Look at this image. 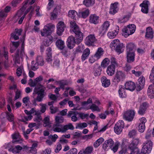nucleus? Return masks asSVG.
I'll list each match as a JSON object with an SVG mask.
<instances>
[{
  "instance_id": "obj_1",
  "label": "nucleus",
  "mask_w": 154,
  "mask_h": 154,
  "mask_svg": "<svg viewBox=\"0 0 154 154\" xmlns=\"http://www.w3.org/2000/svg\"><path fill=\"white\" fill-rule=\"evenodd\" d=\"M45 88L42 85L40 84L35 87L34 89L33 95L37 94L36 100L38 102H41L45 96Z\"/></svg>"
},
{
  "instance_id": "obj_2",
  "label": "nucleus",
  "mask_w": 154,
  "mask_h": 154,
  "mask_svg": "<svg viewBox=\"0 0 154 154\" xmlns=\"http://www.w3.org/2000/svg\"><path fill=\"white\" fill-rule=\"evenodd\" d=\"M110 47L112 49L114 50L119 54L123 51L125 48L123 44L118 39L112 41L110 45Z\"/></svg>"
},
{
  "instance_id": "obj_3",
  "label": "nucleus",
  "mask_w": 154,
  "mask_h": 154,
  "mask_svg": "<svg viewBox=\"0 0 154 154\" xmlns=\"http://www.w3.org/2000/svg\"><path fill=\"white\" fill-rule=\"evenodd\" d=\"M70 26L72 31L75 33L77 39L82 41L83 39V33L75 21H71L70 23Z\"/></svg>"
},
{
  "instance_id": "obj_4",
  "label": "nucleus",
  "mask_w": 154,
  "mask_h": 154,
  "mask_svg": "<svg viewBox=\"0 0 154 154\" xmlns=\"http://www.w3.org/2000/svg\"><path fill=\"white\" fill-rule=\"evenodd\" d=\"M136 26L134 24L128 25L122 29V35L125 38H127L129 35L133 34L134 32Z\"/></svg>"
},
{
  "instance_id": "obj_5",
  "label": "nucleus",
  "mask_w": 154,
  "mask_h": 154,
  "mask_svg": "<svg viewBox=\"0 0 154 154\" xmlns=\"http://www.w3.org/2000/svg\"><path fill=\"white\" fill-rule=\"evenodd\" d=\"M143 144L141 150V152L144 154L149 153L152 148V142L151 140H147Z\"/></svg>"
},
{
  "instance_id": "obj_6",
  "label": "nucleus",
  "mask_w": 154,
  "mask_h": 154,
  "mask_svg": "<svg viewBox=\"0 0 154 154\" xmlns=\"http://www.w3.org/2000/svg\"><path fill=\"white\" fill-rule=\"evenodd\" d=\"M82 41H80V39H75L74 37L72 36H69L68 38L67 41V46L70 49L72 48L75 44H79Z\"/></svg>"
},
{
  "instance_id": "obj_7",
  "label": "nucleus",
  "mask_w": 154,
  "mask_h": 154,
  "mask_svg": "<svg viewBox=\"0 0 154 154\" xmlns=\"http://www.w3.org/2000/svg\"><path fill=\"white\" fill-rule=\"evenodd\" d=\"M55 123L53 127V130L54 132H56V129L57 128L61 127L62 125L61 124L64 122V118L62 116H57L55 118Z\"/></svg>"
},
{
  "instance_id": "obj_8",
  "label": "nucleus",
  "mask_w": 154,
  "mask_h": 154,
  "mask_svg": "<svg viewBox=\"0 0 154 154\" xmlns=\"http://www.w3.org/2000/svg\"><path fill=\"white\" fill-rule=\"evenodd\" d=\"M124 126L123 121L120 120L115 124L114 127V131L117 134H120L122 132Z\"/></svg>"
},
{
  "instance_id": "obj_9",
  "label": "nucleus",
  "mask_w": 154,
  "mask_h": 154,
  "mask_svg": "<svg viewBox=\"0 0 154 154\" xmlns=\"http://www.w3.org/2000/svg\"><path fill=\"white\" fill-rule=\"evenodd\" d=\"M53 27V26L49 24L45 26L44 27L43 31L41 32L42 36H46L50 35L52 31V28Z\"/></svg>"
},
{
  "instance_id": "obj_10",
  "label": "nucleus",
  "mask_w": 154,
  "mask_h": 154,
  "mask_svg": "<svg viewBox=\"0 0 154 154\" xmlns=\"http://www.w3.org/2000/svg\"><path fill=\"white\" fill-rule=\"evenodd\" d=\"M96 41L95 35L94 34H90L86 37L85 44L88 46H91L93 45Z\"/></svg>"
},
{
  "instance_id": "obj_11",
  "label": "nucleus",
  "mask_w": 154,
  "mask_h": 154,
  "mask_svg": "<svg viewBox=\"0 0 154 154\" xmlns=\"http://www.w3.org/2000/svg\"><path fill=\"white\" fill-rule=\"evenodd\" d=\"M74 128L72 124L69 123L68 125H64L63 127L62 125L61 127L56 128V131L57 132L64 133L66 132L68 130H73Z\"/></svg>"
},
{
  "instance_id": "obj_12",
  "label": "nucleus",
  "mask_w": 154,
  "mask_h": 154,
  "mask_svg": "<svg viewBox=\"0 0 154 154\" xmlns=\"http://www.w3.org/2000/svg\"><path fill=\"white\" fill-rule=\"evenodd\" d=\"M135 115L134 110H129L125 112L124 115V118L126 120L131 121L133 119Z\"/></svg>"
},
{
  "instance_id": "obj_13",
  "label": "nucleus",
  "mask_w": 154,
  "mask_h": 154,
  "mask_svg": "<svg viewBox=\"0 0 154 154\" xmlns=\"http://www.w3.org/2000/svg\"><path fill=\"white\" fill-rule=\"evenodd\" d=\"M125 78V74L122 71H118L115 75L113 79L114 82L118 83Z\"/></svg>"
},
{
  "instance_id": "obj_14",
  "label": "nucleus",
  "mask_w": 154,
  "mask_h": 154,
  "mask_svg": "<svg viewBox=\"0 0 154 154\" xmlns=\"http://www.w3.org/2000/svg\"><path fill=\"white\" fill-rule=\"evenodd\" d=\"M114 144V141L112 139L106 140L103 145V148L105 150H107L112 148Z\"/></svg>"
},
{
  "instance_id": "obj_15",
  "label": "nucleus",
  "mask_w": 154,
  "mask_h": 154,
  "mask_svg": "<svg viewBox=\"0 0 154 154\" xmlns=\"http://www.w3.org/2000/svg\"><path fill=\"white\" fill-rule=\"evenodd\" d=\"M109 22L108 21L105 22L102 25L101 28L99 30V33L101 35H103L106 32L109 26Z\"/></svg>"
},
{
  "instance_id": "obj_16",
  "label": "nucleus",
  "mask_w": 154,
  "mask_h": 154,
  "mask_svg": "<svg viewBox=\"0 0 154 154\" xmlns=\"http://www.w3.org/2000/svg\"><path fill=\"white\" fill-rule=\"evenodd\" d=\"M57 33L59 36L61 35L64 31L65 25L63 22L60 21L57 25Z\"/></svg>"
},
{
  "instance_id": "obj_17",
  "label": "nucleus",
  "mask_w": 154,
  "mask_h": 154,
  "mask_svg": "<svg viewBox=\"0 0 154 154\" xmlns=\"http://www.w3.org/2000/svg\"><path fill=\"white\" fill-rule=\"evenodd\" d=\"M119 3L118 2L112 3L110 5L109 13L112 14H114L116 13L119 10Z\"/></svg>"
},
{
  "instance_id": "obj_18",
  "label": "nucleus",
  "mask_w": 154,
  "mask_h": 154,
  "mask_svg": "<svg viewBox=\"0 0 154 154\" xmlns=\"http://www.w3.org/2000/svg\"><path fill=\"white\" fill-rule=\"evenodd\" d=\"M149 5V2L147 0L143 1V3L140 5V6L141 7V11L142 12L145 14L148 13Z\"/></svg>"
},
{
  "instance_id": "obj_19",
  "label": "nucleus",
  "mask_w": 154,
  "mask_h": 154,
  "mask_svg": "<svg viewBox=\"0 0 154 154\" xmlns=\"http://www.w3.org/2000/svg\"><path fill=\"white\" fill-rule=\"evenodd\" d=\"M79 112L75 110H72L69 111L67 116L69 117H71V120L73 122H75L78 120L76 117L77 115L78 114Z\"/></svg>"
},
{
  "instance_id": "obj_20",
  "label": "nucleus",
  "mask_w": 154,
  "mask_h": 154,
  "mask_svg": "<svg viewBox=\"0 0 154 154\" xmlns=\"http://www.w3.org/2000/svg\"><path fill=\"white\" fill-rule=\"evenodd\" d=\"M125 89L131 91H134L136 87L135 83L131 81L126 82L125 84Z\"/></svg>"
},
{
  "instance_id": "obj_21",
  "label": "nucleus",
  "mask_w": 154,
  "mask_h": 154,
  "mask_svg": "<svg viewBox=\"0 0 154 154\" xmlns=\"http://www.w3.org/2000/svg\"><path fill=\"white\" fill-rule=\"evenodd\" d=\"M138 80V84L137 85L136 88L137 91H140L142 89L144 85L145 79L144 77L142 76L139 78Z\"/></svg>"
},
{
  "instance_id": "obj_22",
  "label": "nucleus",
  "mask_w": 154,
  "mask_h": 154,
  "mask_svg": "<svg viewBox=\"0 0 154 154\" xmlns=\"http://www.w3.org/2000/svg\"><path fill=\"white\" fill-rule=\"evenodd\" d=\"M89 21L91 23L97 24L99 23V17L95 14H91L89 17Z\"/></svg>"
},
{
  "instance_id": "obj_23",
  "label": "nucleus",
  "mask_w": 154,
  "mask_h": 154,
  "mask_svg": "<svg viewBox=\"0 0 154 154\" xmlns=\"http://www.w3.org/2000/svg\"><path fill=\"white\" fill-rule=\"evenodd\" d=\"M127 61L128 63L133 62L134 60L135 54L134 52H127Z\"/></svg>"
},
{
  "instance_id": "obj_24",
  "label": "nucleus",
  "mask_w": 154,
  "mask_h": 154,
  "mask_svg": "<svg viewBox=\"0 0 154 154\" xmlns=\"http://www.w3.org/2000/svg\"><path fill=\"white\" fill-rule=\"evenodd\" d=\"M147 107V104L146 103H143L140 106L139 109L138 111L139 114L142 115H143L145 113Z\"/></svg>"
},
{
  "instance_id": "obj_25",
  "label": "nucleus",
  "mask_w": 154,
  "mask_h": 154,
  "mask_svg": "<svg viewBox=\"0 0 154 154\" xmlns=\"http://www.w3.org/2000/svg\"><path fill=\"white\" fill-rule=\"evenodd\" d=\"M115 71V66L113 65H110L107 68L106 71L108 75L111 76L114 74Z\"/></svg>"
},
{
  "instance_id": "obj_26",
  "label": "nucleus",
  "mask_w": 154,
  "mask_h": 154,
  "mask_svg": "<svg viewBox=\"0 0 154 154\" xmlns=\"http://www.w3.org/2000/svg\"><path fill=\"white\" fill-rule=\"evenodd\" d=\"M145 37L147 38L152 39L153 38V32L151 27H148L146 29Z\"/></svg>"
},
{
  "instance_id": "obj_27",
  "label": "nucleus",
  "mask_w": 154,
  "mask_h": 154,
  "mask_svg": "<svg viewBox=\"0 0 154 154\" xmlns=\"http://www.w3.org/2000/svg\"><path fill=\"white\" fill-rule=\"evenodd\" d=\"M139 142V139L137 138L133 139L131 143L130 144L129 146V149H138L137 146Z\"/></svg>"
},
{
  "instance_id": "obj_28",
  "label": "nucleus",
  "mask_w": 154,
  "mask_h": 154,
  "mask_svg": "<svg viewBox=\"0 0 154 154\" xmlns=\"http://www.w3.org/2000/svg\"><path fill=\"white\" fill-rule=\"evenodd\" d=\"M119 29V27L118 26H117L116 30H114L112 32H109L108 33V36L110 39H112L114 38L118 34Z\"/></svg>"
},
{
  "instance_id": "obj_29",
  "label": "nucleus",
  "mask_w": 154,
  "mask_h": 154,
  "mask_svg": "<svg viewBox=\"0 0 154 154\" xmlns=\"http://www.w3.org/2000/svg\"><path fill=\"white\" fill-rule=\"evenodd\" d=\"M102 85L105 87H108L110 84V81L106 77L103 76L101 78Z\"/></svg>"
},
{
  "instance_id": "obj_30",
  "label": "nucleus",
  "mask_w": 154,
  "mask_h": 154,
  "mask_svg": "<svg viewBox=\"0 0 154 154\" xmlns=\"http://www.w3.org/2000/svg\"><path fill=\"white\" fill-rule=\"evenodd\" d=\"M90 50L88 48H86L83 51L82 56V60L84 61L87 59L90 54Z\"/></svg>"
},
{
  "instance_id": "obj_31",
  "label": "nucleus",
  "mask_w": 154,
  "mask_h": 154,
  "mask_svg": "<svg viewBox=\"0 0 154 154\" xmlns=\"http://www.w3.org/2000/svg\"><path fill=\"white\" fill-rule=\"evenodd\" d=\"M89 11L88 9L84 11L79 12L78 15L84 18L87 17L89 14Z\"/></svg>"
},
{
  "instance_id": "obj_32",
  "label": "nucleus",
  "mask_w": 154,
  "mask_h": 154,
  "mask_svg": "<svg viewBox=\"0 0 154 154\" xmlns=\"http://www.w3.org/2000/svg\"><path fill=\"white\" fill-rule=\"evenodd\" d=\"M56 45L57 47L60 50H62L65 47L64 42L60 39L57 41Z\"/></svg>"
},
{
  "instance_id": "obj_33",
  "label": "nucleus",
  "mask_w": 154,
  "mask_h": 154,
  "mask_svg": "<svg viewBox=\"0 0 154 154\" xmlns=\"http://www.w3.org/2000/svg\"><path fill=\"white\" fill-rule=\"evenodd\" d=\"M12 138L13 139L12 143H21V141H20L19 140H17L19 138V135L18 133H15L12 135Z\"/></svg>"
},
{
  "instance_id": "obj_34",
  "label": "nucleus",
  "mask_w": 154,
  "mask_h": 154,
  "mask_svg": "<svg viewBox=\"0 0 154 154\" xmlns=\"http://www.w3.org/2000/svg\"><path fill=\"white\" fill-rule=\"evenodd\" d=\"M125 89V88L123 86L121 85L120 86L119 90V93L120 97L122 98L125 97L126 95Z\"/></svg>"
},
{
  "instance_id": "obj_35",
  "label": "nucleus",
  "mask_w": 154,
  "mask_h": 154,
  "mask_svg": "<svg viewBox=\"0 0 154 154\" xmlns=\"http://www.w3.org/2000/svg\"><path fill=\"white\" fill-rule=\"evenodd\" d=\"M135 48V46L134 44L131 43H128L126 46L127 52H134L133 50Z\"/></svg>"
},
{
  "instance_id": "obj_36",
  "label": "nucleus",
  "mask_w": 154,
  "mask_h": 154,
  "mask_svg": "<svg viewBox=\"0 0 154 154\" xmlns=\"http://www.w3.org/2000/svg\"><path fill=\"white\" fill-rule=\"evenodd\" d=\"M78 14L76 11L74 10H71L69 11L68 16L73 19H76V17Z\"/></svg>"
},
{
  "instance_id": "obj_37",
  "label": "nucleus",
  "mask_w": 154,
  "mask_h": 154,
  "mask_svg": "<svg viewBox=\"0 0 154 154\" xmlns=\"http://www.w3.org/2000/svg\"><path fill=\"white\" fill-rule=\"evenodd\" d=\"M103 49L101 48H98L97 50L94 55V57H96L97 59L100 58L101 56L103 54Z\"/></svg>"
},
{
  "instance_id": "obj_38",
  "label": "nucleus",
  "mask_w": 154,
  "mask_h": 154,
  "mask_svg": "<svg viewBox=\"0 0 154 154\" xmlns=\"http://www.w3.org/2000/svg\"><path fill=\"white\" fill-rule=\"evenodd\" d=\"M47 37L46 39V41L44 43L45 45L46 46H49L53 42L52 37L51 35L46 36Z\"/></svg>"
},
{
  "instance_id": "obj_39",
  "label": "nucleus",
  "mask_w": 154,
  "mask_h": 154,
  "mask_svg": "<svg viewBox=\"0 0 154 154\" xmlns=\"http://www.w3.org/2000/svg\"><path fill=\"white\" fill-rule=\"evenodd\" d=\"M94 3V0H84L83 4L87 7H90Z\"/></svg>"
},
{
  "instance_id": "obj_40",
  "label": "nucleus",
  "mask_w": 154,
  "mask_h": 154,
  "mask_svg": "<svg viewBox=\"0 0 154 154\" xmlns=\"http://www.w3.org/2000/svg\"><path fill=\"white\" fill-rule=\"evenodd\" d=\"M93 150V148L92 146H88L83 151V153L84 154H90L92 152Z\"/></svg>"
},
{
  "instance_id": "obj_41",
  "label": "nucleus",
  "mask_w": 154,
  "mask_h": 154,
  "mask_svg": "<svg viewBox=\"0 0 154 154\" xmlns=\"http://www.w3.org/2000/svg\"><path fill=\"white\" fill-rule=\"evenodd\" d=\"M87 124L85 122L78 123L77 124L75 128L83 129L87 127Z\"/></svg>"
},
{
  "instance_id": "obj_42",
  "label": "nucleus",
  "mask_w": 154,
  "mask_h": 154,
  "mask_svg": "<svg viewBox=\"0 0 154 154\" xmlns=\"http://www.w3.org/2000/svg\"><path fill=\"white\" fill-rule=\"evenodd\" d=\"M37 63L41 66H43L44 64V62L42 57L40 56H38L36 59Z\"/></svg>"
},
{
  "instance_id": "obj_43",
  "label": "nucleus",
  "mask_w": 154,
  "mask_h": 154,
  "mask_svg": "<svg viewBox=\"0 0 154 154\" xmlns=\"http://www.w3.org/2000/svg\"><path fill=\"white\" fill-rule=\"evenodd\" d=\"M25 38V36H23L22 38L20 39L21 41L22 42L21 48H23V49H21L20 52V57H22L23 56V54H24V50L23 49V45L24 44Z\"/></svg>"
},
{
  "instance_id": "obj_44",
  "label": "nucleus",
  "mask_w": 154,
  "mask_h": 154,
  "mask_svg": "<svg viewBox=\"0 0 154 154\" xmlns=\"http://www.w3.org/2000/svg\"><path fill=\"white\" fill-rule=\"evenodd\" d=\"M150 82L154 84V66L153 67L149 76Z\"/></svg>"
},
{
  "instance_id": "obj_45",
  "label": "nucleus",
  "mask_w": 154,
  "mask_h": 154,
  "mask_svg": "<svg viewBox=\"0 0 154 154\" xmlns=\"http://www.w3.org/2000/svg\"><path fill=\"white\" fill-rule=\"evenodd\" d=\"M50 119L49 116L45 117L43 120L44 125L45 127L48 126L51 123L49 121Z\"/></svg>"
},
{
  "instance_id": "obj_46",
  "label": "nucleus",
  "mask_w": 154,
  "mask_h": 154,
  "mask_svg": "<svg viewBox=\"0 0 154 154\" xmlns=\"http://www.w3.org/2000/svg\"><path fill=\"white\" fill-rule=\"evenodd\" d=\"M137 134V131L135 129L132 130L129 132L128 135L130 138L134 137Z\"/></svg>"
},
{
  "instance_id": "obj_47",
  "label": "nucleus",
  "mask_w": 154,
  "mask_h": 154,
  "mask_svg": "<svg viewBox=\"0 0 154 154\" xmlns=\"http://www.w3.org/2000/svg\"><path fill=\"white\" fill-rule=\"evenodd\" d=\"M31 64V69L32 70L35 71L38 68V64L34 61H32Z\"/></svg>"
},
{
  "instance_id": "obj_48",
  "label": "nucleus",
  "mask_w": 154,
  "mask_h": 154,
  "mask_svg": "<svg viewBox=\"0 0 154 154\" xmlns=\"http://www.w3.org/2000/svg\"><path fill=\"white\" fill-rule=\"evenodd\" d=\"M148 91L149 92L152 93V94H151V97H150V98H154V87L153 88L152 85H151L149 86Z\"/></svg>"
},
{
  "instance_id": "obj_49",
  "label": "nucleus",
  "mask_w": 154,
  "mask_h": 154,
  "mask_svg": "<svg viewBox=\"0 0 154 154\" xmlns=\"http://www.w3.org/2000/svg\"><path fill=\"white\" fill-rule=\"evenodd\" d=\"M109 62V60L107 58H106L102 62L101 66L103 67H105L108 65Z\"/></svg>"
},
{
  "instance_id": "obj_50",
  "label": "nucleus",
  "mask_w": 154,
  "mask_h": 154,
  "mask_svg": "<svg viewBox=\"0 0 154 154\" xmlns=\"http://www.w3.org/2000/svg\"><path fill=\"white\" fill-rule=\"evenodd\" d=\"M91 109L93 111H99L100 110L98 108V106H97L95 104H93L90 107V108H88L87 109Z\"/></svg>"
},
{
  "instance_id": "obj_51",
  "label": "nucleus",
  "mask_w": 154,
  "mask_h": 154,
  "mask_svg": "<svg viewBox=\"0 0 154 154\" xmlns=\"http://www.w3.org/2000/svg\"><path fill=\"white\" fill-rule=\"evenodd\" d=\"M13 60L15 63H17L19 64L20 63V57L18 52L16 54V55L13 58Z\"/></svg>"
},
{
  "instance_id": "obj_52",
  "label": "nucleus",
  "mask_w": 154,
  "mask_h": 154,
  "mask_svg": "<svg viewBox=\"0 0 154 154\" xmlns=\"http://www.w3.org/2000/svg\"><path fill=\"white\" fill-rule=\"evenodd\" d=\"M7 118L8 120L10 122H11L14 121V116L11 113L8 112L7 114Z\"/></svg>"
},
{
  "instance_id": "obj_53",
  "label": "nucleus",
  "mask_w": 154,
  "mask_h": 154,
  "mask_svg": "<svg viewBox=\"0 0 154 154\" xmlns=\"http://www.w3.org/2000/svg\"><path fill=\"white\" fill-rule=\"evenodd\" d=\"M145 129V125L143 124H139L138 126V130L140 132H143Z\"/></svg>"
},
{
  "instance_id": "obj_54",
  "label": "nucleus",
  "mask_w": 154,
  "mask_h": 154,
  "mask_svg": "<svg viewBox=\"0 0 154 154\" xmlns=\"http://www.w3.org/2000/svg\"><path fill=\"white\" fill-rule=\"evenodd\" d=\"M34 121L36 122H38V124H39V123L42 121V118L41 116L37 113V116L34 119Z\"/></svg>"
},
{
  "instance_id": "obj_55",
  "label": "nucleus",
  "mask_w": 154,
  "mask_h": 154,
  "mask_svg": "<svg viewBox=\"0 0 154 154\" xmlns=\"http://www.w3.org/2000/svg\"><path fill=\"white\" fill-rule=\"evenodd\" d=\"M78 152L77 149L75 148H73L70 149L66 154H77Z\"/></svg>"
},
{
  "instance_id": "obj_56",
  "label": "nucleus",
  "mask_w": 154,
  "mask_h": 154,
  "mask_svg": "<svg viewBox=\"0 0 154 154\" xmlns=\"http://www.w3.org/2000/svg\"><path fill=\"white\" fill-rule=\"evenodd\" d=\"M131 152L130 154H140V152L138 149H130Z\"/></svg>"
},
{
  "instance_id": "obj_57",
  "label": "nucleus",
  "mask_w": 154,
  "mask_h": 154,
  "mask_svg": "<svg viewBox=\"0 0 154 154\" xmlns=\"http://www.w3.org/2000/svg\"><path fill=\"white\" fill-rule=\"evenodd\" d=\"M50 109L51 110V114H53L57 112L58 110V108L57 107L54 106H50Z\"/></svg>"
},
{
  "instance_id": "obj_58",
  "label": "nucleus",
  "mask_w": 154,
  "mask_h": 154,
  "mask_svg": "<svg viewBox=\"0 0 154 154\" xmlns=\"http://www.w3.org/2000/svg\"><path fill=\"white\" fill-rule=\"evenodd\" d=\"M79 117L81 118L82 119H84L85 118L87 119L89 116V114H85L83 113H79L78 114Z\"/></svg>"
},
{
  "instance_id": "obj_59",
  "label": "nucleus",
  "mask_w": 154,
  "mask_h": 154,
  "mask_svg": "<svg viewBox=\"0 0 154 154\" xmlns=\"http://www.w3.org/2000/svg\"><path fill=\"white\" fill-rule=\"evenodd\" d=\"M59 84L60 88L63 89L64 88L65 85H68V82L66 81H60Z\"/></svg>"
},
{
  "instance_id": "obj_60",
  "label": "nucleus",
  "mask_w": 154,
  "mask_h": 154,
  "mask_svg": "<svg viewBox=\"0 0 154 154\" xmlns=\"http://www.w3.org/2000/svg\"><path fill=\"white\" fill-rule=\"evenodd\" d=\"M132 73L134 74L136 76H139L142 74V72L141 71H137V69L136 70H133L131 71Z\"/></svg>"
},
{
  "instance_id": "obj_61",
  "label": "nucleus",
  "mask_w": 154,
  "mask_h": 154,
  "mask_svg": "<svg viewBox=\"0 0 154 154\" xmlns=\"http://www.w3.org/2000/svg\"><path fill=\"white\" fill-rule=\"evenodd\" d=\"M151 131L150 130H148L146 134L145 137L147 140H150V138L151 136Z\"/></svg>"
},
{
  "instance_id": "obj_62",
  "label": "nucleus",
  "mask_w": 154,
  "mask_h": 154,
  "mask_svg": "<svg viewBox=\"0 0 154 154\" xmlns=\"http://www.w3.org/2000/svg\"><path fill=\"white\" fill-rule=\"evenodd\" d=\"M91 103H92V99L91 98L88 99L87 101H83L82 103V106H85Z\"/></svg>"
},
{
  "instance_id": "obj_63",
  "label": "nucleus",
  "mask_w": 154,
  "mask_h": 154,
  "mask_svg": "<svg viewBox=\"0 0 154 154\" xmlns=\"http://www.w3.org/2000/svg\"><path fill=\"white\" fill-rule=\"evenodd\" d=\"M43 78L42 76H40L39 77L36 78L35 79V82L36 84V87L38 85H37L38 83L39 82H40L41 81L43 80Z\"/></svg>"
},
{
  "instance_id": "obj_64",
  "label": "nucleus",
  "mask_w": 154,
  "mask_h": 154,
  "mask_svg": "<svg viewBox=\"0 0 154 154\" xmlns=\"http://www.w3.org/2000/svg\"><path fill=\"white\" fill-rule=\"evenodd\" d=\"M131 68V66L128 63H126L125 66L124 67V69L125 71L128 72L130 70Z\"/></svg>"
}]
</instances>
